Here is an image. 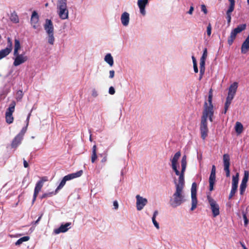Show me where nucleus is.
<instances>
[{"instance_id":"25","label":"nucleus","mask_w":249,"mask_h":249,"mask_svg":"<svg viewBox=\"0 0 249 249\" xmlns=\"http://www.w3.org/2000/svg\"><path fill=\"white\" fill-rule=\"evenodd\" d=\"M21 49V45L18 39H15L14 49L13 54L19 53L18 51Z\"/></svg>"},{"instance_id":"21","label":"nucleus","mask_w":249,"mask_h":249,"mask_svg":"<svg viewBox=\"0 0 249 249\" xmlns=\"http://www.w3.org/2000/svg\"><path fill=\"white\" fill-rule=\"evenodd\" d=\"M148 3V2L145 0H138V5L140 8V13L142 15H145V8L146 5Z\"/></svg>"},{"instance_id":"50","label":"nucleus","mask_w":249,"mask_h":249,"mask_svg":"<svg viewBox=\"0 0 249 249\" xmlns=\"http://www.w3.org/2000/svg\"><path fill=\"white\" fill-rule=\"evenodd\" d=\"M231 103V101L226 100L224 107H227L229 108Z\"/></svg>"},{"instance_id":"23","label":"nucleus","mask_w":249,"mask_h":249,"mask_svg":"<svg viewBox=\"0 0 249 249\" xmlns=\"http://www.w3.org/2000/svg\"><path fill=\"white\" fill-rule=\"evenodd\" d=\"M97 148L96 145H94L92 148V153L91 156V161L92 163H94L97 159Z\"/></svg>"},{"instance_id":"14","label":"nucleus","mask_w":249,"mask_h":249,"mask_svg":"<svg viewBox=\"0 0 249 249\" xmlns=\"http://www.w3.org/2000/svg\"><path fill=\"white\" fill-rule=\"evenodd\" d=\"M24 133L25 131H23V129H22L21 132L18 134L14 138L11 143L12 148H16L18 147V146L20 144L21 141L23 139V136Z\"/></svg>"},{"instance_id":"61","label":"nucleus","mask_w":249,"mask_h":249,"mask_svg":"<svg viewBox=\"0 0 249 249\" xmlns=\"http://www.w3.org/2000/svg\"><path fill=\"white\" fill-rule=\"evenodd\" d=\"M192 60H193V64H194V63L195 62L196 63H197L196 62V60L195 58V57L194 56H192Z\"/></svg>"},{"instance_id":"53","label":"nucleus","mask_w":249,"mask_h":249,"mask_svg":"<svg viewBox=\"0 0 249 249\" xmlns=\"http://www.w3.org/2000/svg\"><path fill=\"white\" fill-rule=\"evenodd\" d=\"M194 10V7L193 5L191 6L190 8V10H189V11L187 12L188 14H190V15H192V13H193V12Z\"/></svg>"},{"instance_id":"33","label":"nucleus","mask_w":249,"mask_h":249,"mask_svg":"<svg viewBox=\"0 0 249 249\" xmlns=\"http://www.w3.org/2000/svg\"><path fill=\"white\" fill-rule=\"evenodd\" d=\"M57 193L55 192H51L43 194L40 197L41 199H43L47 197H52L53 195H55Z\"/></svg>"},{"instance_id":"29","label":"nucleus","mask_w":249,"mask_h":249,"mask_svg":"<svg viewBox=\"0 0 249 249\" xmlns=\"http://www.w3.org/2000/svg\"><path fill=\"white\" fill-rule=\"evenodd\" d=\"M105 61L110 66L113 65V59L111 54H107L105 57Z\"/></svg>"},{"instance_id":"48","label":"nucleus","mask_w":249,"mask_h":249,"mask_svg":"<svg viewBox=\"0 0 249 249\" xmlns=\"http://www.w3.org/2000/svg\"><path fill=\"white\" fill-rule=\"evenodd\" d=\"M108 92L110 94L113 95L115 92L114 88L113 87H110L109 88Z\"/></svg>"},{"instance_id":"45","label":"nucleus","mask_w":249,"mask_h":249,"mask_svg":"<svg viewBox=\"0 0 249 249\" xmlns=\"http://www.w3.org/2000/svg\"><path fill=\"white\" fill-rule=\"evenodd\" d=\"M207 56V50L206 48H205V49L203 51V54L200 59L206 60Z\"/></svg>"},{"instance_id":"8","label":"nucleus","mask_w":249,"mask_h":249,"mask_svg":"<svg viewBox=\"0 0 249 249\" xmlns=\"http://www.w3.org/2000/svg\"><path fill=\"white\" fill-rule=\"evenodd\" d=\"M16 103L13 101L10 105L9 107L7 108L5 113V119L6 122L8 124H11L13 122L14 117L13 116V113L15 111V107Z\"/></svg>"},{"instance_id":"46","label":"nucleus","mask_w":249,"mask_h":249,"mask_svg":"<svg viewBox=\"0 0 249 249\" xmlns=\"http://www.w3.org/2000/svg\"><path fill=\"white\" fill-rule=\"evenodd\" d=\"M152 222L154 226L156 227V228L157 229H159L160 228L159 223L157 222L156 220V218L152 217Z\"/></svg>"},{"instance_id":"47","label":"nucleus","mask_w":249,"mask_h":249,"mask_svg":"<svg viewBox=\"0 0 249 249\" xmlns=\"http://www.w3.org/2000/svg\"><path fill=\"white\" fill-rule=\"evenodd\" d=\"M243 216L244 220V224L245 225H247L248 224V219L247 218L246 214L244 212H243Z\"/></svg>"},{"instance_id":"58","label":"nucleus","mask_w":249,"mask_h":249,"mask_svg":"<svg viewBox=\"0 0 249 249\" xmlns=\"http://www.w3.org/2000/svg\"><path fill=\"white\" fill-rule=\"evenodd\" d=\"M42 215H43V214H41V215L38 218L37 220L35 222V224H37L38 223V222L41 219V217H42Z\"/></svg>"},{"instance_id":"43","label":"nucleus","mask_w":249,"mask_h":249,"mask_svg":"<svg viewBox=\"0 0 249 249\" xmlns=\"http://www.w3.org/2000/svg\"><path fill=\"white\" fill-rule=\"evenodd\" d=\"M172 168L176 173V175H179L180 172L177 169V165L172 164Z\"/></svg>"},{"instance_id":"49","label":"nucleus","mask_w":249,"mask_h":249,"mask_svg":"<svg viewBox=\"0 0 249 249\" xmlns=\"http://www.w3.org/2000/svg\"><path fill=\"white\" fill-rule=\"evenodd\" d=\"M201 11H203L205 14H206L208 12L207 8L205 5L202 4L201 6Z\"/></svg>"},{"instance_id":"59","label":"nucleus","mask_w":249,"mask_h":249,"mask_svg":"<svg viewBox=\"0 0 249 249\" xmlns=\"http://www.w3.org/2000/svg\"><path fill=\"white\" fill-rule=\"evenodd\" d=\"M107 160V156H105L101 160V162L104 163L106 162Z\"/></svg>"},{"instance_id":"64","label":"nucleus","mask_w":249,"mask_h":249,"mask_svg":"<svg viewBox=\"0 0 249 249\" xmlns=\"http://www.w3.org/2000/svg\"><path fill=\"white\" fill-rule=\"evenodd\" d=\"M30 115H31V113H29V114H28V116L27 118V120L28 121H29V118H30Z\"/></svg>"},{"instance_id":"4","label":"nucleus","mask_w":249,"mask_h":249,"mask_svg":"<svg viewBox=\"0 0 249 249\" xmlns=\"http://www.w3.org/2000/svg\"><path fill=\"white\" fill-rule=\"evenodd\" d=\"M83 174V171L80 170L77 171L76 173H72L69 174L68 175L65 176L63 179H62L61 181L60 182L59 185L58 186L57 188L55 190L56 192H58V191L62 189L63 186L65 185L66 182L68 180H70L71 179H74L76 178L80 177L82 176Z\"/></svg>"},{"instance_id":"42","label":"nucleus","mask_w":249,"mask_h":249,"mask_svg":"<svg viewBox=\"0 0 249 249\" xmlns=\"http://www.w3.org/2000/svg\"><path fill=\"white\" fill-rule=\"evenodd\" d=\"M234 96H235L234 94H233V93L228 92V96L226 98V100L232 101Z\"/></svg>"},{"instance_id":"26","label":"nucleus","mask_w":249,"mask_h":249,"mask_svg":"<svg viewBox=\"0 0 249 249\" xmlns=\"http://www.w3.org/2000/svg\"><path fill=\"white\" fill-rule=\"evenodd\" d=\"M235 130L238 134H240L243 131V126L242 124L239 122L235 124Z\"/></svg>"},{"instance_id":"22","label":"nucleus","mask_w":249,"mask_h":249,"mask_svg":"<svg viewBox=\"0 0 249 249\" xmlns=\"http://www.w3.org/2000/svg\"><path fill=\"white\" fill-rule=\"evenodd\" d=\"M121 20L124 26H127L129 21V14L126 12L123 13L121 16Z\"/></svg>"},{"instance_id":"7","label":"nucleus","mask_w":249,"mask_h":249,"mask_svg":"<svg viewBox=\"0 0 249 249\" xmlns=\"http://www.w3.org/2000/svg\"><path fill=\"white\" fill-rule=\"evenodd\" d=\"M13 55L14 56L13 58L14 59L13 65L15 67L24 63L28 59V57L26 55L25 53H23L21 54H19V53L13 54Z\"/></svg>"},{"instance_id":"60","label":"nucleus","mask_w":249,"mask_h":249,"mask_svg":"<svg viewBox=\"0 0 249 249\" xmlns=\"http://www.w3.org/2000/svg\"><path fill=\"white\" fill-rule=\"evenodd\" d=\"M158 214V211L156 210L154 212L152 217L156 218Z\"/></svg>"},{"instance_id":"2","label":"nucleus","mask_w":249,"mask_h":249,"mask_svg":"<svg viewBox=\"0 0 249 249\" xmlns=\"http://www.w3.org/2000/svg\"><path fill=\"white\" fill-rule=\"evenodd\" d=\"M185 201L183 189L175 188V191L169 200L170 205L173 208H176Z\"/></svg>"},{"instance_id":"11","label":"nucleus","mask_w":249,"mask_h":249,"mask_svg":"<svg viewBox=\"0 0 249 249\" xmlns=\"http://www.w3.org/2000/svg\"><path fill=\"white\" fill-rule=\"evenodd\" d=\"M224 170L226 172V176L230 177V157L228 154H225L223 155V157Z\"/></svg>"},{"instance_id":"9","label":"nucleus","mask_w":249,"mask_h":249,"mask_svg":"<svg viewBox=\"0 0 249 249\" xmlns=\"http://www.w3.org/2000/svg\"><path fill=\"white\" fill-rule=\"evenodd\" d=\"M196 187L197 184L196 182H193L191 188V199L192 207L191 211H194L197 207V199L196 197Z\"/></svg>"},{"instance_id":"37","label":"nucleus","mask_w":249,"mask_h":249,"mask_svg":"<svg viewBox=\"0 0 249 249\" xmlns=\"http://www.w3.org/2000/svg\"><path fill=\"white\" fill-rule=\"evenodd\" d=\"M48 42L51 45H53L54 41V38L53 36V33L48 34Z\"/></svg>"},{"instance_id":"24","label":"nucleus","mask_w":249,"mask_h":249,"mask_svg":"<svg viewBox=\"0 0 249 249\" xmlns=\"http://www.w3.org/2000/svg\"><path fill=\"white\" fill-rule=\"evenodd\" d=\"M239 181V173H237L235 176H233L232 178V188L237 189Z\"/></svg>"},{"instance_id":"35","label":"nucleus","mask_w":249,"mask_h":249,"mask_svg":"<svg viewBox=\"0 0 249 249\" xmlns=\"http://www.w3.org/2000/svg\"><path fill=\"white\" fill-rule=\"evenodd\" d=\"M209 190L210 191H212L213 190V186H214V184L215 182V178H209Z\"/></svg>"},{"instance_id":"18","label":"nucleus","mask_w":249,"mask_h":249,"mask_svg":"<svg viewBox=\"0 0 249 249\" xmlns=\"http://www.w3.org/2000/svg\"><path fill=\"white\" fill-rule=\"evenodd\" d=\"M178 176L179 178L178 182L176 180L174 181L175 188L178 187L179 188L184 189L185 186L184 175L179 173Z\"/></svg>"},{"instance_id":"10","label":"nucleus","mask_w":249,"mask_h":249,"mask_svg":"<svg viewBox=\"0 0 249 249\" xmlns=\"http://www.w3.org/2000/svg\"><path fill=\"white\" fill-rule=\"evenodd\" d=\"M47 180L48 178L47 177H43L41 178L40 180L37 182L34 190L33 203L36 201L39 192L41 191V189L43 186L44 182L47 181Z\"/></svg>"},{"instance_id":"6","label":"nucleus","mask_w":249,"mask_h":249,"mask_svg":"<svg viewBox=\"0 0 249 249\" xmlns=\"http://www.w3.org/2000/svg\"><path fill=\"white\" fill-rule=\"evenodd\" d=\"M207 200L211 207L213 217H216L220 213L219 206L217 202L211 196L210 194L207 196Z\"/></svg>"},{"instance_id":"17","label":"nucleus","mask_w":249,"mask_h":249,"mask_svg":"<svg viewBox=\"0 0 249 249\" xmlns=\"http://www.w3.org/2000/svg\"><path fill=\"white\" fill-rule=\"evenodd\" d=\"M71 224V222L66 223L64 225L62 224L59 228L54 230V232L56 234L61 232H65L70 228V226Z\"/></svg>"},{"instance_id":"30","label":"nucleus","mask_w":249,"mask_h":249,"mask_svg":"<svg viewBox=\"0 0 249 249\" xmlns=\"http://www.w3.org/2000/svg\"><path fill=\"white\" fill-rule=\"evenodd\" d=\"M29 239H30V237L28 236L22 237L17 241V242L15 243V245L17 246L20 245L23 242H26V241H28L29 240Z\"/></svg>"},{"instance_id":"12","label":"nucleus","mask_w":249,"mask_h":249,"mask_svg":"<svg viewBox=\"0 0 249 249\" xmlns=\"http://www.w3.org/2000/svg\"><path fill=\"white\" fill-rule=\"evenodd\" d=\"M7 41L8 46L0 51V60L7 56L12 50V42L9 37L8 38Z\"/></svg>"},{"instance_id":"1","label":"nucleus","mask_w":249,"mask_h":249,"mask_svg":"<svg viewBox=\"0 0 249 249\" xmlns=\"http://www.w3.org/2000/svg\"><path fill=\"white\" fill-rule=\"evenodd\" d=\"M213 90L211 89L209 91L208 102H205L204 105V110L201 118L200 124V131L201 137L205 140L208 136L209 129L207 126V118H209L210 122L213 121V116L214 113L213 106L212 104Z\"/></svg>"},{"instance_id":"34","label":"nucleus","mask_w":249,"mask_h":249,"mask_svg":"<svg viewBox=\"0 0 249 249\" xmlns=\"http://www.w3.org/2000/svg\"><path fill=\"white\" fill-rule=\"evenodd\" d=\"M249 178V172L248 171H245L244 174V177L242 180L241 183L246 184L248 181Z\"/></svg>"},{"instance_id":"39","label":"nucleus","mask_w":249,"mask_h":249,"mask_svg":"<svg viewBox=\"0 0 249 249\" xmlns=\"http://www.w3.org/2000/svg\"><path fill=\"white\" fill-rule=\"evenodd\" d=\"M215 173H216V168L214 165L212 166L211 173L210 176V178H216L215 176Z\"/></svg>"},{"instance_id":"63","label":"nucleus","mask_w":249,"mask_h":249,"mask_svg":"<svg viewBox=\"0 0 249 249\" xmlns=\"http://www.w3.org/2000/svg\"><path fill=\"white\" fill-rule=\"evenodd\" d=\"M228 108L224 107V110L222 112L223 113L226 114L227 113Z\"/></svg>"},{"instance_id":"16","label":"nucleus","mask_w":249,"mask_h":249,"mask_svg":"<svg viewBox=\"0 0 249 249\" xmlns=\"http://www.w3.org/2000/svg\"><path fill=\"white\" fill-rule=\"evenodd\" d=\"M31 23L35 29H36L39 26V16L37 13L34 11L32 14L31 18Z\"/></svg>"},{"instance_id":"38","label":"nucleus","mask_w":249,"mask_h":249,"mask_svg":"<svg viewBox=\"0 0 249 249\" xmlns=\"http://www.w3.org/2000/svg\"><path fill=\"white\" fill-rule=\"evenodd\" d=\"M247 187V184L241 183L240 185V195H242L246 190V188Z\"/></svg>"},{"instance_id":"36","label":"nucleus","mask_w":249,"mask_h":249,"mask_svg":"<svg viewBox=\"0 0 249 249\" xmlns=\"http://www.w3.org/2000/svg\"><path fill=\"white\" fill-rule=\"evenodd\" d=\"M23 93L22 90H19L16 93V99L18 101H20L23 98Z\"/></svg>"},{"instance_id":"20","label":"nucleus","mask_w":249,"mask_h":249,"mask_svg":"<svg viewBox=\"0 0 249 249\" xmlns=\"http://www.w3.org/2000/svg\"><path fill=\"white\" fill-rule=\"evenodd\" d=\"M249 51V35L243 42L241 48V52L243 54L246 53Z\"/></svg>"},{"instance_id":"15","label":"nucleus","mask_w":249,"mask_h":249,"mask_svg":"<svg viewBox=\"0 0 249 249\" xmlns=\"http://www.w3.org/2000/svg\"><path fill=\"white\" fill-rule=\"evenodd\" d=\"M230 2V5L226 12V19L228 23L230 24L231 21V13L233 11L235 7V0H228Z\"/></svg>"},{"instance_id":"40","label":"nucleus","mask_w":249,"mask_h":249,"mask_svg":"<svg viewBox=\"0 0 249 249\" xmlns=\"http://www.w3.org/2000/svg\"><path fill=\"white\" fill-rule=\"evenodd\" d=\"M237 189L231 188V190L229 196V199H231L235 195V193L237 191Z\"/></svg>"},{"instance_id":"28","label":"nucleus","mask_w":249,"mask_h":249,"mask_svg":"<svg viewBox=\"0 0 249 249\" xmlns=\"http://www.w3.org/2000/svg\"><path fill=\"white\" fill-rule=\"evenodd\" d=\"M181 156V153L179 151L177 152L171 160L172 164L177 165L178 161Z\"/></svg>"},{"instance_id":"5","label":"nucleus","mask_w":249,"mask_h":249,"mask_svg":"<svg viewBox=\"0 0 249 249\" xmlns=\"http://www.w3.org/2000/svg\"><path fill=\"white\" fill-rule=\"evenodd\" d=\"M246 26L247 25L246 24H240L231 31L230 36H229L228 39V43L230 46L232 44L237 35L245 30Z\"/></svg>"},{"instance_id":"27","label":"nucleus","mask_w":249,"mask_h":249,"mask_svg":"<svg viewBox=\"0 0 249 249\" xmlns=\"http://www.w3.org/2000/svg\"><path fill=\"white\" fill-rule=\"evenodd\" d=\"M238 88V83L236 82L231 85L229 89V92L235 94Z\"/></svg>"},{"instance_id":"62","label":"nucleus","mask_w":249,"mask_h":249,"mask_svg":"<svg viewBox=\"0 0 249 249\" xmlns=\"http://www.w3.org/2000/svg\"><path fill=\"white\" fill-rule=\"evenodd\" d=\"M240 244H241V245L242 247H243V248L244 249H248L246 248V247L245 246V245H244V243H243L242 242H240Z\"/></svg>"},{"instance_id":"31","label":"nucleus","mask_w":249,"mask_h":249,"mask_svg":"<svg viewBox=\"0 0 249 249\" xmlns=\"http://www.w3.org/2000/svg\"><path fill=\"white\" fill-rule=\"evenodd\" d=\"M205 60L204 59H200V73L201 74H204L205 72Z\"/></svg>"},{"instance_id":"44","label":"nucleus","mask_w":249,"mask_h":249,"mask_svg":"<svg viewBox=\"0 0 249 249\" xmlns=\"http://www.w3.org/2000/svg\"><path fill=\"white\" fill-rule=\"evenodd\" d=\"M212 26L210 23H209L207 27V34L208 36H210L211 35Z\"/></svg>"},{"instance_id":"52","label":"nucleus","mask_w":249,"mask_h":249,"mask_svg":"<svg viewBox=\"0 0 249 249\" xmlns=\"http://www.w3.org/2000/svg\"><path fill=\"white\" fill-rule=\"evenodd\" d=\"M115 72L113 70H111L109 71V78H113L114 76Z\"/></svg>"},{"instance_id":"13","label":"nucleus","mask_w":249,"mask_h":249,"mask_svg":"<svg viewBox=\"0 0 249 249\" xmlns=\"http://www.w3.org/2000/svg\"><path fill=\"white\" fill-rule=\"evenodd\" d=\"M136 198V207L138 211L142 210L147 204L148 201L146 198H143L139 195H137Z\"/></svg>"},{"instance_id":"56","label":"nucleus","mask_w":249,"mask_h":249,"mask_svg":"<svg viewBox=\"0 0 249 249\" xmlns=\"http://www.w3.org/2000/svg\"><path fill=\"white\" fill-rule=\"evenodd\" d=\"M186 168V167H185V166H181V172L180 173V174H182L184 175V172H185Z\"/></svg>"},{"instance_id":"19","label":"nucleus","mask_w":249,"mask_h":249,"mask_svg":"<svg viewBox=\"0 0 249 249\" xmlns=\"http://www.w3.org/2000/svg\"><path fill=\"white\" fill-rule=\"evenodd\" d=\"M44 29L47 34L53 33V26L51 20L46 19L44 24Z\"/></svg>"},{"instance_id":"41","label":"nucleus","mask_w":249,"mask_h":249,"mask_svg":"<svg viewBox=\"0 0 249 249\" xmlns=\"http://www.w3.org/2000/svg\"><path fill=\"white\" fill-rule=\"evenodd\" d=\"M181 166H185L187 165V160H186V156L185 155L183 156L182 158L181 161Z\"/></svg>"},{"instance_id":"54","label":"nucleus","mask_w":249,"mask_h":249,"mask_svg":"<svg viewBox=\"0 0 249 249\" xmlns=\"http://www.w3.org/2000/svg\"><path fill=\"white\" fill-rule=\"evenodd\" d=\"M113 206L115 209H117L118 208V203L117 201H114L113 202Z\"/></svg>"},{"instance_id":"55","label":"nucleus","mask_w":249,"mask_h":249,"mask_svg":"<svg viewBox=\"0 0 249 249\" xmlns=\"http://www.w3.org/2000/svg\"><path fill=\"white\" fill-rule=\"evenodd\" d=\"M92 95L93 97H96L98 95L97 92L95 90L93 89L92 91Z\"/></svg>"},{"instance_id":"57","label":"nucleus","mask_w":249,"mask_h":249,"mask_svg":"<svg viewBox=\"0 0 249 249\" xmlns=\"http://www.w3.org/2000/svg\"><path fill=\"white\" fill-rule=\"evenodd\" d=\"M23 165L25 168H27L29 166L28 162L25 160H23Z\"/></svg>"},{"instance_id":"51","label":"nucleus","mask_w":249,"mask_h":249,"mask_svg":"<svg viewBox=\"0 0 249 249\" xmlns=\"http://www.w3.org/2000/svg\"><path fill=\"white\" fill-rule=\"evenodd\" d=\"M193 67H194V70L195 72L197 73L198 71V70L197 66V63H196L195 62L194 64H193Z\"/></svg>"},{"instance_id":"32","label":"nucleus","mask_w":249,"mask_h":249,"mask_svg":"<svg viewBox=\"0 0 249 249\" xmlns=\"http://www.w3.org/2000/svg\"><path fill=\"white\" fill-rule=\"evenodd\" d=\"M10 18V20L14 23H17L19 22L18 17L15 13H13L11 14Z\"/></svg>"},{"instance_id":"3","label":"nucleus","mask_w":249,"mask_h":249,"mask_svg":"<svg viewBox=\"0 0 249 249\" xmlns=\"http://www.w3.org/2000/svg\"><path fill=\"white\" fill-rule=\"evenodd\" d=\"M67 0H58L57 3V12L59 18L62 19L68 18L69 11L67 6Z\"/></svg>"}]
</instances>
